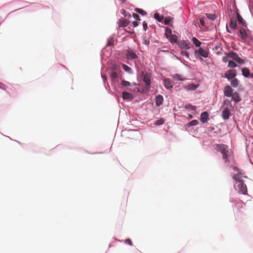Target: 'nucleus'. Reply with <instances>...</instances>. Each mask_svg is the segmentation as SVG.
Instances as JSON below:
<instances>
[{"instance_id":"obj_48","label":"nucleus","mask_w":253,"mask_h":253,"mask_svg":"<svg viewBox=\"0 0 253 253\" xmlns=\"http://www.w3.org/2000/svg\"><path fill=\"white\" fill-rule=\"evenodd\" d=\"M233 169H234L235 170L237 171L238 172V173H239L240 172V173H241V171H240V170H239L237 168H236V167H234V168H233Z\"/></svg>"},{"instance_id":"obj_43","label":"nucleus","mask_w":253,"mask_h":253,"mask_svg":"<svg viewBox=\"0 0 253 253\" xmlns=\"http://www.w3.org/2000/svg\"><path fill=\"white\" fill-rule=\"evenodd\" d=\"M132 16L137 20H140L139 16L137 14L133 13Z\"/></svg>"},{"instance_id":"obj_1","label":"nucleus","mask_w":253,"mask_h":253,"mask_svg":"<svg viewBox=\"0 0 253 253\" xmlns=\"http://www.w3.org/2000/svg\"><path fill=\"white\" fill-rule=\"evenodd\" d=\"M242 173L234 174L233 178L235 181L234 187L238 193L246 195L247 194V187L245 184L243 178H247V176H243Z\"/></svg>"},{"instance_id":"obj_56","label":"nucleus","mask_w":253,"mask_h":253,"mask_svg":"<svg viewBox=\"0 0 253 253\" xmlns=\"http://www.w3.org/2000/svg\"><path fill=\"white\" fill-rule=\"evenodd\" d=\"M228 32L230 33V32L227 30Z\"/></svg>"},{"instance_id":"obj_26","label":"nucleus","mask_w":253,"mask_h":253,"mask_svg":"<svg viewBox=\"0 0 253 253\" xmlns=\"http://www.w3.org/2000/svg\"><path fill=\"white\" fill-rule=\"evenodd\" d=\"M165 35L167 39L172 35L171 30L170 28H166L165 30Z\"/></svg>"},{"instance_id":"obj_53","label":"nucleus","mask_w":253,"mask_h":253,"mask_svg":"<svg viewBox=\"0 0 253 253\" xmlns=\"http://www.w3.org/2000/svg\"><path fill=\"white\" fill-rule=\"evenodd\" d=\"M125 16H128V17H130L131 16V15H130L129 14H128V15H127V14H125Z\"/></svg>"},{"instance_id":"obj_14","label":"nucleus","mask_w":253,"mask_h":253,"mask_svg":"<svg viewBox=\"0 0 253 253\" xmlns=\"http://www.w3.org/2000/svg\"><path fill=\"white\" fill-rule=\"evenodd\" d=\"M164 101V98L163 96L161 95H158L156 97V105L157 106H160L161 105L163 104Z\"/></svg>"},{"instance_id":"obj_13","label":"nucleus","mask_w":253,"mask_h":253,"mask_svg":"<svg viewBox=\"0 0 253 253\" xmlns=\"http://www.w3.org/2000/svg\"><path fill=\"white\" fill-rule=\"evenodd\" d=\"M232 99L236 103H238L241 100L239 93L237 92H233L232 96H231Z\"/></svg>"},{"instance_id":"obj_3","label":"nucleus","mask_w":253,"mask_h":253,"mask_svg":"<svg viewBox=\"0 0 253 253\" xmlns=\"http://www.w3.org/2000/svg\"><path fill=\"white\" fill-rule=\"evenodd\" d=\"M225 55L224 56L222 59V61L224 63L229 62L228 58H232L234 61L240 64H243L245 63L244 60L240 58L238 56V55L234 52L232 51L228 53L225 52Z\"/></svg>"},{"instance_id":"obj_38","label":"nucleus","mask_w":253,"mask_h":253,"mask_svg":"<svg viewBox=\"0 0 253 253\" xmlns=\"http://www.w3.org/2000/svg\"><path fill=\"white\" fill-rule=\"evenodd\" d=\"M123 68L124 69V70L125 71H126V72H130L131 71V68L128 67V66L125 65V64H123Z\"/></svg>"},{"instance_id":"obj_36","label":"nucleus","mask_w":253,"mask_h":253,"mask_svg":"<svg viewBox=\"0 0 253 253\" xmlns=\"http://www.w3.org/2000/svg\"><path fill=\"white\" fill-rule=\"evenodd\" d=\"M121 84L122 85L124 86H128L130 85V83L129 82L124 80L121 82Z\"/></svg>"},{"instance_id":"obj_35","label":"nucleus","mask_w":253,"mask_h":253,"mask_svg":"<svg viewBox=\"0 0 253 253\" xmlns=\"http://www.w3.org/2000/svg\"><path fill=\"white\" fill-rule=\"evenodd\" d=\"M165 121L163 119H160L155 122V124L157 126L162 125L164 123Z\"/></svg>"},{"instance_id":"obj_5","label":"nucleus","mask_w":253,"mask_h":253,"mask_svg":"<svg viewBox=\"0 0 253 253\" xmlns=\"http://www.w3.org/2000/svg\"><path fill=\"white\" fill-rule=\"evenodd\" d=\"M178 46L182 49H188L190 47V42L189 41L182 40L177 42Z\"/></svg>"},{"instance_id":"obj_54","label":"nucleus","mask_w":253,"mask_h":253,"mask_svg":"<svg viewBox=\"0 0 253 253\" xmlns=\"http://www.w3.org/2000/svg\"><path fill=\"white\" fill-rule=\"evenodd\" d=\"M251 77L253 78V73L251 74Z\"/></svg>"},{"instance_id":"obj_16","label":"nucleus","mask_w":253,"mask_h":253,"mask_svg":"<svg viewBox=\"0 0 253 253\" xmlns=\"http://www.w3.org/2000/svg\"><path fill=\"white\" fill-rule=\"evenodd\" d=\"M165 86L168 89L172 88V85L169 79H165L164 80Z\"/></svg>"},{"instance_id":"obj_52","label":"nucleus","mask_w":253,"mask_h":253,"mask_svg":"<svg viewBox=\"0 0 253 253\" xmlns=\"http://www.w3.org/2000/svg\"><path fill=\"white\" fill-rule=\"evenodd\" d=\"M122 3H124L126 2V0H119Z\"/></svg>"},{"instance_id":"obj_22","label":"nucleus","mask_w":253,"mask_h":253,"mask_svg":"<svg viewBox=\"0 0 253 253\" xmlns=\"http://www.w3.org/2000/svg\"><path fill=\"white\" fill-rule=\"evenodd\" d=\"M242 74L245 77H248L250 74L249 70L247 68H243L242 70Z\"/></svg>"},{"instance_id":"obj_46","label":"nucleus","mask_w":253,"mask_h":253,"mask_svg":"<svg viewBox=\"0 0 253 253\" xmlns=\"http://www.w3.org/2000/svg\"><path fill=\"white\" fill-rule=\"evenodd\" d=\"M0 88L3 89V90H5L6 89V86L5 85L3 84L2 83H0Z\"/></svg>"},{"instance_id":"obj_42","label":"nucleus","mask_w":253,"mask_h":253,"mask_svg":"<svg viewBox=\"0 0 253 253\" xmlns=\"http://www.w3.org/2000/svg\"><path fill=\"white\" fill-rule=\"evenodd\" d=\"M200 24L203 26H205V18H203V17H202L200 19Z\"/></svg>"},{"instance_id":"obj_28","label":"nucleus","mask_w":253,"mask_h":253,"mask_svg":"<svg viewBox=\"0 0 253 253\" xmlns=\"http://www.w3.org/2000/svg\"><path fill=\"white\" fill-rule=\"evenodd\" d=\"M154 18L157 20L159 22H162L164 20V17L163 16H161L159 13H156L154 14Z\"/></svg>"},{"instance_id":"obj_27","label":"nucleus","mask_w":253,"mask_h":253,"mask_svg":"<svg viewBox=\"0 0 253 253\" xmlns=\"http://www.w3.org/2000/svg\"><path fill=\"white\" fill-rule=\"evenodd\" d=\"M172 78L175 81H183L184 80V79L182 78V76L179 74L173 75L172 76Z\"/></svg>"},{"instance_id":"obj_37","label":"nucleus","mask_w":253,"mask_h":253,"mask_svg":"<svg viewBox=\"0 0 253 253\" xmlns=\"http://www.w3.org/2000/svg\"><path fill=\"white\" fill-rule=\"evenodd\" d=\"M206 15H207V17L211 20H213L215 19V16L214 14H210V13H206Z\"/></svg>"},{"instance_id":"obj_4","label":"nucleus","mask_w":253,"mask_h":253,"mask_svg":"<svg viewBox=\"0 0 253 253\" xmlns=\"http://www.w3.org/2000/svg\"><path fill=\"white\" fill-rule=\"evenodd\" d=\"M143 75V81L145 83V86L144 89L146 90H148L150 88V84H151V75L147 73H142Z\"/></svg>"},{"instance_id":"obj_15","label":"nucleus","mask_w":253,"mask_h":253,"mask_svg":"<svg viewBox=\"0 0 253 253\" xmlns=\"http://www.w3.org/2000/svg\"><path fill=\"white\" fill-rule=\"evenodd\" d=\"M240 34L241 38L243 40H245L247 39V38L248 37V35H247L246 31L244 28H242L240 29Z\"/></svg>"},{"instance_id":"obj_2","label":"nucleus","mask_w":253,"mask_h":253,"mask_svg":"<svg viewBox=\"0 0 253 253\" xmlns=\"http://www.w3.org/2000/svg\"><path fill=\"white\" fill-rule=\"evenodd\" d=\"M215 149L222 154V159L225 162L228 161V158L231 154V152L227 145L223 144H216Z\"/></svg>"},{"instance_id":"obj_8","label":"nucleus","mask_w":253,"mask_h":253,"mask_svg":"<svg viewBox=\"0 0 253 253\" xmlns=\"http://www.w3.org/2000/svg\"><path fill=\"white\" fill-rule=\"evenodd\" d=\"M231 116V113L230 111L228 108H226L224 109L222 112V117L224 120H228L230 116Z\"/></svg>"},{"instance_id":"obj_45","label":"nucleus","mask_w":253,"mask_h":253,"mask_svg":"<svg viewBox=\"0 0 253 253\" xmlns=\"http://www.w3.org/2000/svg\"><path fill=\"white\" fill-rule=\"evenodd\" d=\"M143 28L145 31H146L148 29L147 24L145 22L143 23Z\"/></svg>"},{"instance_id":"obj_39","label":"nucleus","mask_w":253,"mask_h":253,"mask_svg":"<svg viewBox=\"0 0 253 253\" xmlns=\"http://www.w3.org/2000/svg\"><path fill=\"white\" fill-rule=\"evenodd\" d=\"M135 10L137 12H138L139 13L142 14V15H145L146 14V13L143 11L142 9H139V8H136L135 9Z\"/></svg>"},{"instance_id":"obj_24","label":"nucleus","mask_w":253,"mask_h":253,"mask_svg":"<svg viewBox=\"0 0 253 253\" xmlns=\"http://www.w3.org/2000/svg\"><path fill=\"white\" fill-rule=\"evenodd\" d=\"M192 41L193 43L197 46L200 47L201 45V42L197 38L194 37L192 38Z\"/></svg>"},{"instance_id":"obj_6","label":"nucleus","mask_w":253,"mask_h":253,"mask_svg":"<svg viewBox=\"0 0 253 253\" xmlns=\"http://www.w3.org/2000/svg\"><path fill=\"white\" fill-rule=\"evenodd\" d=\"M223 93L224 96L226 97H231L233 93V90L230 86L226 85L224 87Z\"/></svg>"},{"instance_id":"obj_40","label":"nucleus","mask_w":253,"mask_h":253,"mask_svg":"<svg viewBox=\"0 0 253 253\" xmlns=\"http://www.w3.org/2000/svg\"><path fill=\"white\" fill-rule=\"evenodd\" d=\"M181 54L182 55L186 56L188 58H189V52L187 51H181Z\"/></svg>"},{"instance_id":"obj_33","label":"nucleus","mask_w":253,"mask_h":253,"mask_svg":"<svg viewBox=\"0 0 253 253\" xmlns=\"http://www.w3.org/2000/svg\"><path fill=\"white\" fill-rule=\"evenodd\" d=\"M237 64L236 63L234 62L233 61H232V60H230L228 62V67H229V68H235L236 67H237Z\"/></svg>"},{"instance_id":"obj_11","label":"nucleus","mask_w":253,"mask_h":253,"mask_svg":"<svg viewBox=\"0 0 253 253\" xmlns=\"http://www.w3.org/2000/svg\"><path fill=\"white\" fill-rule=\"evenodd\" d=\"M208 117H209V114L207 112L205 111L201 114L200 116V121L203 123H205L208 122Z\"/></svg>"},{"instance_id":"obj_41","label":"nucleus","mask_w":253,"mask_h":253,"mask_svg":"<svg viewBox=\"0 0 253 253\" xmlns=\"http://www.w3.org/2000/svg\"><path fill=\"white\" fill-rule=\"evenodd\" d=\"M125 243L131 246L133 245L132 242L130 239H127L126 240Z\"/></svg>"},{"instance_id":"obj_49","label":"nucleus","mask_w":253,"mask_h":253,"mask_svg":"<svg viewBox=\"0 0 253 253\" xmlns=\"http://www.w3.org/2000/svg\"><path fill=\"white\" fill-rule=\"evenodd\" d=\"M230 103V102L228 101V100H225L224 101V104H226V103Z\"/></svg>"},{"instance_id":"obj_32","label":"nucleus","mask_w":253,"mask_h":253,"mask_svg":"<svg viewBox=\"0 0 253 253\" xmlns=\"http://www.w3.org/2000/svg\"><path fill=\"white\" fill-rule=\"evenodd\" d=\"M197 85L196 84H191L186 86L188 90H195L197 88Z\"/></svg>"},{"instance_id":"obj_30","label":"nucleus","mask_w":253,"mask_h":253,"mask_svg":"<svg viewBox=\"0 0 253 253\" xmlns=\"http://www.w3.org/2000/svg\"><path fill=\"white\" fill-rule=\"evenodd\" d=\"M198 124H199V122L197 120H193L191 122H190V123H189L187 125V126H197Z\"/></svg>"},{"instance_id":"obj_18","label":"nucleus","mask_w":253,"mask_h":253,"mask_svg":"<svg viewBox=\"0 0 253 253\" xmlns=\"http://www.w3.org/2000/svg\"><path fill=\"white\" fill-rule=\"evenodd\" d=\"M122 95L124 99H130L132 98V95L126 91L123 92Z\"/></svg>"},{"instance_id":"obj_20","label":"nucleus","mask_w":253,"mask_h":253,"mask_svg":"<svg viewBox=\"0 0 253 253\" xmlns=\"http://www.w3.org/2000/svg\"><path fill=\"white\" fill-rule=\"evenodd\" d=\"M244 205L245 203L242 201L239 200L236 202L235 207L239 210L240 209L243 208Z\"/></svg>"},{"instance_id":"obj_55","label":"nucleus","mask_w":253,"mask_h":253,"mask_svg":"<svg viewBox=\"0 0 253 253\" xmlns=\"http://www.w3.org/2000/svg\"><path fill=\"white\" fill-rule=\"evenodd\" d=\"M220 54V52H217V54Z\"/></svg>"},{"instance_id":"obj_50","label":"nucleus","mask_w":253,"mask_h":253,"mask_svg":"<svg viewBox=\"0 0 253 253\" xmlns=\"http://www.w3.org/2000/svg\"><path fill=\"white\" fill-rule=\"evenodd\" d=\"M122 13L125 15L126 14V11L124 9L122 10Z\"/></svg>"},{"instance_id":"obj_51","label":"nucleus","mask_w":253,"mask_h":253,"mask_svg":"<svg viewBox=\"0 0 253 253\" xmlns=\"http://www.w3.org/2000/svg\"><path fill=\"white\" fill-rule=\"evenodd\" d=\"M189 118L190 119H192L193 118V115H189Z\"/></svg>"},{"instance_id":"obj_17","label":"nucleus","mask_w":253,"mask_h":253,"mask_svg":"<svg viewBox=\"0 0 253 253\" xmlns=\"http://www.w3.org/2000/svg\"><path fill=\"white\" fill-rule=\"evenodd\" d=\"M126 56L128 58L131 59H136L137 58L136 54L131 51H127Z\"/></svg>"},{"instance_id":"obj_21","label":"nucleus","mask_w":253,"mask_h":253,"mask_svg":"<svg viewBox=\"0 0 253 253\" xmlns=\"http://www.w3.org/2000/svg\"><path fill=\"white\" fill-rule=\"evenodd\" d=\"M237 19L239 23L242 25H243L244 26H246V23L244 21L243 18L241 17V16L239 14L237 13Z\"/></svg>"},{"instance_id":"obj_44","label":"nucleus","mask_w":253,"mask_h":253,"mask_svg":"<svg viewBox=\"0 0 253 253\" xmlns=\"http://www.w3.org/2000/svg\"><path fill=\"white\" fill-rule=\"evenodd\" d=\"M149 39L148 38H145L144 39V43L145 44L148 45L149 44Z\"/></svg>"},{"instance_id":"obj_10","label":"nucleus","mask_w":253,"mask_h":253,"mask_svg":"<svg viewBox=\"0 0 253 253\" xmlns=\"http://www.w3.org/2000/svg\"><path fill=\"white\" fill-rule=\"evenodd\" d=\"M195 52L196 54L199 53L201 56L204 58L208 57L209 55L208 52L202 48H200L198 50H196Z\"/></svg>"},{"instance_id":"obj_7","label":"nucleus","mask_w":253,"mask_h":253,"mask_svg":"<svg viewBox=\"0 0 253 253\" xmlns=\"http://www.w3.org/2000/svg\"><path fill=\"white\" fill-rule=\"evenodd\" d=\"M129 21L126 19L121 18L118 22L119 27H126L129 24Z\"/></svg>"},{"instance_id":"obj_31","label":"nucleus","mask_w":253,"mask_h":253,"mask_svg":"<svg viewBox=\"0 0 253 253\" xmlns=\"http://www.w3.org/2000/svg\"><path fill=\"white\" fill-rule=\"evenodd\" d=\"M238 84H239L238 81L237 79H234L231 82V84L234 87H237L238 85Z\"/></svg>"},{"instance_id":"obj_12","label":"nucleus","mask_w":253,"mask_h":253,"mask_svg":"<svg viewBox=\"0 0 253 253\" xmlns=\"http://www.w3.org/2000/svg\"><path fill=\"white\" fill-rule=\"evenodd\" d=\"M117 66L115 64L113 65L112 69L111 72V77L112 80L115 79L118 77V74L116 72Z\"/></svg>"},{"instance_id":"obj_47","label":"nucleus","mask_w":253,"mask_h":253,"mask_svg":"<svg viewBox=\"0 0 253 253\" xmlns=\"http://www.w3.org/2000/svg\"><path fill=\"white\" fill-rule=\"evenodd\" d=\"M132 24H133V26H134V27H137V26H138V22H137V21H133V22H132Z\"/></svg>"},{"instance_id":"obj_25","label":"nucleus","mask_w":253,"mask_h":253,"mask_svg":"<svg viewBox=\"0 0 253 253\" xmlns=\"http://www.w3.org/2000/svg\"><path fill=\"white\" fill-rule=\"evenodd\" d=\"M114 44V39L113 37H110L108 39L107 43L106 46H112Z\"/></svg>"},{"instance_id":"obj_34","label":"nucleus","mask_w":253,"mask_h":253,"mask_svg":"<svg viewBox=\"0 0 253 253\" xmlns=\"http://www.w3.org/2000/svg\"><path fill=\"white\" fill-rule=\"evenodd\" d=\"M185 108L187 109H189V110H195L196 109V107L195 106H193L192 105H190V104H188V105H186L185 106Z\"/></svg>"},{"instance_id":"obj_23","label":"nucleus","mask_w":253,"mask_h":253,"mask_svg":"<svg viewBox=\"0 0 253 253\" xmlns=\"http://www.w3.org/2000/svg\"><path fill=\"white\" fill-rule=\"evenodd\" d=\"M230 27L231 28H232L233 29H235L236 28V27H237V23H236V20H235L234 19H232L230 20Z\"/></svg>"},{"instance_id":"obj_29","label":"nucleus","mask_w":253,"mask_h":253,"mask_svg":"<svg viewBox=\"0 0 253 253\" xmlns=\"http://www.w3.org/2000/svg\"><path fill=\"white\" fill-rule=\"evenodd\" d=\"M173 18L171 17H166L164 19V23L165 25H169L172 22Z\"/></svg>"},{"instance_id":"obj_19","label":"nucleus","mask_w":253,"mask_h":253,"mask_svg":"<svg viewBox=\"0 0 253 253\" xmlns=\"http://www.w3.org/2000/svg\"><path fill=\"white\" fill-rule=\"evenodd\" d=\"M170 42L171 43H177V37L175 35H172L170 37L168 38Z\"/></svg>"},{"instance_id":"obj_9","label":"nucleus","mask_w":253,"mask_h":253,"mask_svg":"<svg viewBox=\"0 0 253 253\" xmlns=\"http://www.w3.org/2000/svg\"><path fill=\"white\" fill-rule=\"evenodd\" d=\"M236 76L235 71L234 70H229L225 74V77L228 80H231L234 78Z\"/></svg>"}]
</instances>
